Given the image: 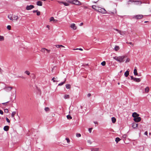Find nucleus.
Returning a JSON list of instances; mask_svg holds the SVG:
<instances>
[{
	"label": "nucleus",
	"mask_w": 151,
	"mask_h": 151,
	"mask_svg": "<svg viewBox=\"0 0 151 151\" xmlns=\"http://www.w3.org/2000/svg\"><path fill=\"white\" fill-rule=\"evenodd\" d=\"M126 57L127 56L125 55L118 57L116 56L114 57V59L120 63H122L124 61V58Z\"/></svg>",
	"instance_id": "f257e3e1"
},
{
	"label": "nucleus",
	"mask_w": 151,
	"mask_h": 151,
	"mask_svg": "<svg viewBox=\"0 0 151 151\" xmlns=\"http://www.w3.org/2000/svg\"><path fill=\"white\" fill-rule=\"evenodd\" d=\"M129 2L132 3L133 2H135V4L137 5H141L142 2L140 0H129L127 2V4L128 5H129Z\"/></svg>",
	"instance_id": "f03ea898"
},
{
	"label": "nucleus",
	"mask_w": 151,
	"mask_h": 151,
	"mask_svg": "<svg viewBox=\"0 0 151 151\" xmlns=\"http://www.w3.org/2000/svg\"><path fill=\"white\" fill-rule=\"evenodd\" d=\"M96 11L101 13L102 14H106V11L104 8H101L99 7H96Z\"/></svg>",
	"instance_id": "7ed1b4c3"
},
{
	"label": "nucleus",
	"mask_w": 151,
	"mask_h": 151,
	"mask_svg": "<svg viewBox=\"0 0 151 151\" xmlns=\"http://www.w3.org/2000/svg\"><path fill=\"white\" fill-rule=\"evenodd\" d=\"M68 2L70 3L76 5H80L81 4V3L78 0H69Z\"/></svg>",
	"instance_id": "20e7f679"
},
{
	"label": "nucleus",
	"mask_w": 151,
	"mask_h": 151,
	"mask_svg": "<svg viewBox=\"0 0 151 151\" xmlns=\"http://www.w3.org/2000/svg\"><path fill=\"white\" fill-rule=\"evenodd\" d=\"M143 17V16L142 15L139 14L134 16L133 18L136 19H140L142 18Z\"/></svg>",
	"instance_id": "39448f33"
},
{
	"label": "nucleus",
	"mask_w": 151,
	"mask_h": 151,
	"mask_svg": "<svg viewBox=\"0 0 151 151\" xmlns=\"http://www.w3.org/2000/svg\"><path fill=\"white\" fill-rule=\"evenodd\" d=\"M12 88V86H6L4 88V89L7 92H9L11 91Z\"/></svg>",
	"instance_id": "423d86ee"
},
{
	"label": "nucleus",
	"mask_w": 151,
	"mask_h": 151,
	"mask_svg": "<svg viewBox=\"0 0 151 151\" xmlns=\"http://www.w3.org/2000/svg\"><path fill=\"white\" fill-rule=\"evenodd\" d=\"M41 51L43 53H45V52L46 51L47 53H49L50 51V50H48L45 48H42Z\"/></svg>",
	"instance_id": "0eeeda50"
},
{
	"label": "nucleus",
	"mask_w": 151,
	"mask_h": 151,
	"mask_svg": "<svg viewBox=\"0 0 151 151\" xmlns=\"http://www.w3.org/2000/svg\"><path fill=\"white\" fill-rule=\"evenodd\" d=\"M34 7V6L33 5H27L26 7V9L27 10H30L33 9Z\"/></svg>",
	"instance_id": "6e6552de"
},
{
	"label": "nucleus",
	"mask_w": 151,
	"mask_h": 151,
	"mask_svg": "<svg viewBox=\"0 0 151 151\" xmlns=\"http://www.w3.org/2000/svg\"><path fill=\"white\" fill-rule=\"evenodd\" d=\"M70 27L74 30H76L77 29V27L76 25V24L74 23H72L71 24Z\"/></svg>",
	"instance_id": "1a4fd4ad"
},
{
	"label": "nucleus",
	"mask_w": 151,
	"mask_h": 151,
	"mask_svg": "<svg viewBox=\"0 0 151 151\" xmlns=\"http://www.w3.org/2000/svg\"><path fill=\"white\" fill-rule=\"evenodd\" d=\"M141 120V118L140 117H138L135 118H134L133 120L135 122H140Z\"/></svg>",
	"instance_id": "9d476101"
},
{
	"label": "nucleus",
	"mask_w": 151,
	"mask_h": 151,
	"mask_svg": "<svg viewBox=\"0 0 151 151\" xmlns=\"http://www.w3.org/2000/svg\"><path fill=\"white\" fill-rule=\"evenodd\" d=\"M139 116V114L136 112H134L132 114V116L134 118L138 117Z\"/></svg>",
	"instance_id": "9b49d317"
},
{
	"label": "nucleus",
	"mask_w": 151,
	"mask_h": 151,
	"mask_svg": "<svg viewBox=\"0 0 151 151\" xmlns=\"http://www.w3.org/2000/svg\"><path fill=\"white\" fill-rule=\"evenodd\" d=\"M13 20L14 21H17L19 19V17L17 15H14L13 16Z\"/></svg>",
	"instance_id": "f8f14e48"
},
{
	"label": "nucleus",
	"mask_w": 151,
	"mask_h": 151,
	"mask_svg": "<svg viewBox=\"0 0 151 151\" xmlns=\"http://www.w3.org/2000/svg\"><path fill=\"white\" fill-rule=\"evenodd\" d=\"M132 127L135 129L138 127V124H137L133 123L132 124Z\"/></svg>",
	"instance_id": "ddd939ff"
},
{
	"label": "nucleus",
	"mask_w": 151,
	"mask_h": 151,
	"mask_svg": "<svg viewBox=\"0 0 151 151\" xmlns=\"http://www.w3.org/2000/svg\"><path fill=\"white\" fill-rule=\"evenodd\" d=\"M91 151H99L100 149L99 148H93L91 149Z\"/></svg>",
	"instance_id": "4468645a"
},
{
	"label": "nucleus",
	"mask_w": 151,
	"mask_h": 151,
	"mask_svg": "<svg viewBox=\"0 0 151 151\" xmlns=\"http://www.w3.org/2000/svg\"><path fill=\"white\" fill-rule=\"evenodd\" d=\"M55 47L58 48H61L62 47L64 48L65 47V46H64L60 45H55Z\"/></svg>",
	"instance_id": "2eb2a0df"
},
{
	"label": "nucleus",
	"mask_w": 151,
	"mask_h": 151,
	"mask_svg": "<svg viewBox=\"0 0 151 151\" xmlns=\"http://www.w3.org/2000/svg\"><path fill=\"white\" fill-rule=\"evenodd\" d=\"M37 5L39 6H42V2L41 1H38L37 2Z\"/></svg>",
	"instance_id": "dca6fc26"
},
{
	"label": "nucleus",
	"mask_w": 151,
	"mask_h": 151,
	"mask_svg": "<svg viewBox=\"0 0 151 151\" xmlns=\"http://www.w3.org/2000/svg\"><path fill=\"white\" fill-rule=\"evenodd\" d=\"M50 21L51 22L52 21H53L55 22H57V20H55L54 19V18L53 17H51L50 20Z\"/></svg>",
	"instance_id": "f3484780"
},
{
	"label": "nucleus",
	"mask_w": 151,
	"mask_h": 151,
	"mask_svg": "<svg viewBox=\"0 0 151 151\" xmlns=\"http://www.w3.org/2000/svg\"><path fill=\"white\" fill-rule=\"evenodd\" d=\"M134 81L136 82H139L141 81V79L139 78H134Z\"/></svg>",
	"instance_id": "a211bd4d"
},
{
	"label": "nucleus",
	"mask_w": 151,
	"mask_h": 151,
	"mask_svg": "<svg viewBox=\"0 0 151 151\" xmlns=\"http://www.w3.org/2000/svg\"><path fill=\"white\" fill-rule=\"evenodd\" d=\"M9 129V127L7 126H5L4 127V129L5 131H8Z\"/></svg>",
	"instance_id": "6ab92c4d"
},
{
	"label": "nucleus",
	"mask_w": 151,
	"mask_h": 151,
	"mask_svg": "<svg viewBox=\"0 0 151 151\" xmlns=\"http://www.w3.org/2000/svg\"><path fill=\"white\" fill-rule=\"evenodd\" d=\"M8 17L10 20H11L12 21H13V17L10 14L8 15Z\"/></svg>",
	"instance_id": "aec40b11"
},
{
	"label": "nucleus",
	"mask_w": 151,
	"mask_h": 151,
	"mask_svg": "<svg viewBox=\"0 0 151 151\" xmlns=\"http://www.w3.org/2000/svg\"><path fill=\"white\" fill-rule=\"evenodd\" d=\"M129 71L128 70H127L125 72L124 75L125 77H127L129 75Z\"/></svg>",
	"instance_id": "412c9836"
},
{
	"label": "nucleus",
	"mask_w": 151,
	"mask_h": 151,
	"mask_svg": "<svg viewBox=\"0 0 151 151\" xmlns=\"http://www.w3.org/2000/svg\"><path fill=\"white\" fill-rule=\"evenodd\" d=\"M111 120L112 122L114 123L116 122V119L114 117H112L111 118Z\"/></svg>",
	"instance_id": "4be33fe9"
},
{
	"label": "nucleus",
	"mask_w": 151,
	"mask_h": 151,
	"mask_svg": "<svg viewBox=\"0 0 151 151\" xmlns=\"http://www.w3.org/2000/svg\"><path fill=\"white\" fill-rule=\"evenodd\" d=\"M57 78H55V77H53L52 79V81H53V82H57L58 81L57 80H56V79Z\"/></svg>",
	"instance_id": "5701e85b"
},
{
	"label": "nucleus",
	"mask_w": 151,
	"mask_h": 151,
	"mask_svg": "<svg viewBox=\"0 0 151 151\" xmlns=\"http://www.w3.org/2000/svg\"><path fill=\"white\" fill-rule=\"evenodd\" d=\"M65 86L67 89H70L71 88V85L69 84H66Z\"/></svg>",
	"instance_id": "b1692460"
},
{
	"label": "nucleus",
	"mask_w": 151,
	"mask_h": 151,
	"mask_svg": "<svg viewBox=\"0 0 151 151\" xmlns=\"http://www.w3.org/2000/svg\"><path fill=\"white\" fill-rule=\"evenodd\" d=\"M114 49L116 51H117L119 50V46H116L114 47Z\"/></svg>",
	"instance_id": "393cba45"
},
{
	"label": "nucleus",
	"mask_w": 151,
	"mask_h": 151,
	"mask_svg": "<svg viewBox=\"0 0 151 151\" xmlns=\"http://www.w3.org/2000/svg\"><path fill=\"white\" fill-rule=\"evenodd\" d=\"M134 75L137 76L138 75L137 70L136 69H134Z\"/></svg>",
	"instance_id": "a878e982"
},
{
	"label": "nucleus",
	"mask_w": 151,
	"mask_h": 151,
	"mask_svg": "<svg viewBox=\"0 0 151 151\" xmlns=\"http://www.w3.org/2000/svg\"><path fill=\"white\" fill-rule=\"evenodd\" d=\"M66 80V79H65L64 81L60 83L58 85V86H62V85H63L65 83Z\"/></svg>",
	"instance_id": "bb28decb"
},
{
	"label": "nucleus",
	"mask_w": 151,
	"mask_h": 151,
	"mask_svg": "<svg viewBox=\"0 0 151 151\" xmlns=\"http://www.w3.org/2000/svg\"><path fill=\"white\" fill-rule=\"evenodd\" d=\"M149 88L148 87H147L146 88H145V92L147 93L149 92Z\"/></svg>",
	"instance_id": "cd10ccee"
},
{
	"label": "nucleus",
	"mask_w": 151,
	"mask_h": 151,
	"mask_svg": "<svg viewBox=\"0 0 151 151\" xmlns=\"http://www.w3.org/2000/svg\"><path fill=\"white\" fill-rule=\"evenodd\" d=\"M121 140V139L119 137H116L115 139V141L116 143H117L118 142Z\"/></svg>",
	"instance_id": "c85d7f7f"
},
{
	"label": "nucleus",
	"mask_w": 151,
	"mask_h": 151,
	"mask_svg": "<svg viewBox=\"0 0 151 151\" xmlns=\"http://www.w3.org/2000/svg\"><path fill=\"white\" fill-rule=\"evenodd\" d=\"M69 95H65L64 96V98L65 99H69Z\"/></svg>",
	"instance_id": "c756f323"
},
{
	"label": "nucleus",
	"mask_w": 151,
	"mask_h": 151,
	"mask_svg": "<svg viewBox=\"0 0 151 151\" xmlns=\"http://www.w3.org/2000/svg\"><path fill=\"white\" fill-rule=\"evenodd\" d=\"M4 40V37L3 36L0 35V41H3Z\"/></svg>",
	"instance_id": "7c9ffc66"
},
{
	"label": "nucleus",
	"mask_w": 151,
	"mask_h": 151,
	"mask_svg": "<svg viewBox=\"0 0 151 151\" xmlns=\"http://www.w3.org/2000/svg\"><path fill=\"white\" fill-rule=\"evenodd\" d=\"M16 114V112L15 111H13L12 112V117H14L15 115Z\"/></svg>",
	"instance_id": "2f4dec72"
},
{
	"label": "nucleus",
	"mask_w": 151,
	"mask_h": 151,
	"mask_svg": "<svg viewBox=\"0 0 151 151\" xmlns=\"http://www.w3.org/2000/svg\"><path fill=\"white\" fill-rule=\"evenodd\" d=\"M67 118L68 119H72V117L70 115H67Z\"/></svg>",
	"instance_id": "473e14b6"
},
{
	"label": "nucleus",
	"mask_w": 151,
	"mask_h": 151,
	"mask_svg": "<svg viewBox=\"0 0 151 151\" xmlns=\"http://www.w3.org/2000/svg\"><path fill=\"white\" fill-rule=\"evenodd\" d=\"M63 4H64V5H65V6H68L69 5V4L68 3H66V2H62Z\"/></svg>",
	"instance_id": "72a5a7b5"
},
{
	"label": "nucleus",
	"mask_w": 151,
	"mask_h": 151,
	"mask_svg": "<svg viewBox=\"0 0 151 151\" xmlns=\"http://www.w3.org/2000/svg\"><path fill=\"white\" fill-rule=\"evenodd\" d=\"M24 73H25L27 74L28 75H29L30 74V72L29 71H27V70L25 71Z\"/></svg>",
	"instance_id": "f704fd0d"
},
{
	"label": "nucleus",
	"mask_w": 151,
	"mask_h": 151,
	"mask_svg": "<svg viewBox=\"0 0 151 151\" xmlns=\"http://www.w3.org/2000/svg\"><path fill=\"white\" fill-rule=\"evenodd\" d=\"M11 27L10 25H8L7 27V29L9 30H10L11 29Z\"/></svg>",
	"instance_id": "c9c22d12"
},
{
	"label": "nucleus",
	"mask_w": 151,
	"mask_h": 151,
	"mask_svg": "<svg viewBox=\"0 0 151 151\" xmlns=\"http://www.w3.org/2000/svg\"><path fill=\"white\" fill-rule=\"evenodd\" d=\"M106 62L105 61H104L101 63V64L103 66H105L106 65Z\"/></svg>",
	"instance_id": "e433bc0d"
},
{
	"label": "nucleus",
	"mask_w": 151,
	"mask_h": 151,
	"mask_svg": "<svg viewBox=\"0 0 151 151\" xmlns=\"http://www.w3.org/2000/svg\"><path fill=\"white\" fill-rule=\"evenodd\" d=\"M45 110L46 111H49V109L48 107H47L45 108Z\"/></svg>",
	"instance_id": "4c0bfd02"
},
{
	"label": "nucleus",
	"mask_w": 151,
	"mask_h": 151,
	"mask_svg": "<svg viewBox=\"0 0 151 151\" xmlns=\"http://www.w3.org/2000/svg\"><path fill=\"white\" fill-rule=\"evenodd\" d=\"M96 6L95 5H93L92 6V8L94 9L96 11Z\"/></svg>",
	"instance_id": "58836bf2"
},
{
	"label": "nucleus",
	"mask_w": 151,
	"mask_h": 151,
	"mask_svg": "<svg viewBox=\"0 0 151 151\" xmlns=\"http://www.w3.org/2000/svg\"><path fill=\"white\" fill-rule=\"evenodd\" d=\"M66 140L67 142H68V143H69L70 142V140L68 138H66Z\"/></svg>",
	"instance_id": "ea45409f"
},
{
	"label": "nucleus",
	"mask_w": 151,
	"mask_h": 151,
	"mask_svg": "<svg viewBox=\"0 0 151 151\" xmlns=\"http://www.w3.org/2000/svg\"><path fill=\"white\" fill-rule=\"evenodd\" d=\"M76 136L77 137H81V134L80 133H77Z\"/></svg>",
	"instance_id": "a19ab883"
},
{
	"label": "nucleus",
	"mask_w": 151,
	"mask_h": 151,
	"mask_svg": "<svg viewBox=\"0 0 151 151\" xmlns=\"http://www.w3.org/2000/svg\"><path fill=\"white\" fill-rule=\"evenodd\" d=\"M4 111L6 113H8L9 112V111L8 109H4Z\"/></svg>",
	"instance_id": "79ce46f5"
},
{
	"label": "nucleus",
	"mask_w": 151,
	"mask_h": 151,
	"mask_svg": "<svg viewBox=\"0 0 151 151\" xmlns=\"http://www.w3.org/2000/svg\"><path fill=\"white\" fill-rule=\"evenodd\" d=\"M81 50V51L83 50V49H82V48H76V49H73L74 50Z\"/></svg>",
	"instance_id": "37998d69"
},
{
	"label": "nucleus",
	"mask_w": 151,
	"mask_h": 151,
	"mask_svg": "<svg viewBox=\"0 0 151 151\" xmlns=\"http://www.w3.org/2000/svg\"><path fill=\"white\" fill-rule=\"evenodd\" d=\"M37 14L38 16H39L40 14V12L38 11L37 12Z\"/></svg>",
	"instance_id": "c03bdc74"
},
{
	"label": "nucleus",
	"mask_w": 151,
	"mask_h": 151,
	"mask_svg": "<svg viewBox=\"0 0 151 151\" xmlns=\"http://www.w3.org/2000/svg\"><path fill=\"white\" fill-rule=\"evenodd\" d=\"M130 61V59L129 58H127L126 60V61H125V62L126 63H127V62H128L129 61Z\"/></svg>",
	"instance_id": "a18cd8bd"
},
{
	"label": "nucleus",
	"mask_w": 151,
	"mask_h": 151,
	"mask_svg": "<svg viewBox=\"0 0 151 151\" xmlns=\"http://www.w3.org/2000/svg\"><path fill=\"white\" fill-rule=\"evenodd\" d=\"M122 137L123 138H125L127 137V135L125 134H124L123 135Z\"/></svg>",
	"instance_id": "49530a36"
},
{
	"label": "nucleus",
	"mask_w": 151,
	"mask_h": 151,
	"mask_svg": "<svg viewBox=\"0 0 151 151\" xmlns=\"http://www.w3.org/2000/svg\"><path fill=\"white\" fill-rule=\"evenodd\" d=\"M92 129V128H90L89 129L88 131H89L90 133H91V132Z\"/></svg>",
	"instance_id": "de8ad7c7"
},
{
	"label": "nucleus",
	"mask_w": 151,
	"mask_h": 151,
	"mask_svg": "<svg viewBox=\"0 0 151 151\" xmlns=\"http://www.w3.org/2000/svg\"><path fill=\"white\" fill-rule=\"evenodd\" d=\"M6 119L7 122H8L9 123L10 122L9 120L7 117L6 118Z\"/></svg>",
	"instance_id": "09e8293b"
},
{
	"label": "nucleus",
	"mask_w": 151,
	"mask_h": 151,
	"mask_svg": "<svg viewBox=\"0 0 151 151\" xmlns=\"http://www.w3.org/2000/svg\"><path fill=\"white\" fill-rule=\"evenodd\" d=\"M0 114H1V115H2L3 114V112L2 110L0 109Z\"/></svg>",
	"instance_id": "8fccbe9b"
},
{
	"label": "nucleus",
	"mask_w": 151,
	"mask_h": 151,
	"mask_svg": "<svg viewBox=\"0 0 151 151\" xmlns=\"http://www.w3.org/2000/svg\"><path fill=\"white\" fill-rule=\"evenodd\" d=\"M118 32L121 35H122V32L121 31L119 30Z\"/></svg>",
	"instance_id": "3c124183"
},
{
	"label": "nucleus",
	"mask_w": 151,
	"mask_h": 151,
	"mask_svg": "<svg viewBox=\"0 0 151 151\" xmlns=\"http://www.w3.org/2000/svg\"><path fill=\"white\" fill-rule=\"evenodd\" d=\"M149 12L151 13V6L150 7L149 9Z\"/></svg>",
	"instance_id": "603ef678"
},
{
	"label": "nucleus",
	"mask_w": 151,
	"mask_h": 151,
	"mask_svg": "<svg viewBox=\"0 0 151 151\" xmlns=\"http://www.w3.org/2000/svg\"><path fill=\"white\" fill-rule=\"evenodd\" d=\"M147 134H148V133H147V131H146L145 133H144V134L146 135H147Z\"/></svg>",
	"instance_id": "864d4df0"
},
{
	"label": "nucleus",
	"mask_w": 151,
	"mask_h": 151,
	"mask_svg": "<svg viewBox=\"0 0 151 151\" xmlns=\"http://www.w3.org/2000/svg\"><path fill=\"white\" fill-rule=\"evenodd\" d=\"M91 96V94L90 93H89L87 95V96L88 97H89Z\"/></svg>",
	"instance_id": "5fc2aeb1"
},
{
	"label": "nucleus",
	"mask_w": 151,
	"mask_h": 151,
	"mask_svg": "<svg viewBox=\"0 0 151 151\" xmlns=\"http://www.w3.org/2000/svg\"><path fill=\"white\" fill-rule=\"evenodd\" d=\"M134 78L132 76H131V79L132 80H134Z\"/></svg>",
	"instance_id": "6e6d98bb"
},
{
	"label": "nucleus",
	"mask_w": 151,
	"mask_h": 151,
	"mask_svg": "<svg viewBox=\"0 0 151 151\" xmlns=\"http://www.w3.org/2000/svg\"><path fill=\"white\" fill-rule=\"evenodd\" d=\"M129 43L132 46H133L134 45L133 44L132 42H130Z\"/></svg>",
	"instance_id": "4d7b16f0"
},
{
	"label": "nucleus",
	"mask_w": 151,
	"mask_h": 151,
	"mask_svg": "<svg viewBox=\"0 0 151 151\" xmlns=\"http://www.w3.org/2000/svg\"><path fill=\"white\" fill-rule=\"evenodd\" d=\"M8 102H6V103H3L2 104L3 105H6V103H8Z\"/></svg>",
	"instance_id": "13d9d810"
},
{
	"label": "nucleus",
	"mask_w": 151,
	"mask_h": 151,
	"mask_svg": "<svg viewBox=\"0 0 151 151\" xmlns=\"http://www.w3.org/2000/svg\"><path fill=\"white\" fill-rule=\"evenodd\" d=\"M38 11V10H34L33 12V13H35V12H37Z\"/></svg>",
	"instance_id": "bf43d9fd"
},
{
	"label": "nucleus",
	"mask_w": 151,
	"mask_h": 151,
	"mask_svg": "<svg viewBox=\"0 0 151 151\" xmlns=\"http://www.w3.org/2000/svg\"><path fill=\"white\" fill-rule=\"evenodd\" d=\"M83 25V22H82L79 25L81 26H82Z\"/></svg>",
	"instance_id": "052dcab7"
},
{
	"label": "nucleus",
	"mask_w": 151,
	"mask_h": 151,
	"mask_svg": "<svg viewBox=\"0 0 151 151\" xmlns=\"http://www.w3.org/2000/svg\"><path fill=\"white\" fill-rule=\"evenodd\" d=\"M114 30H115L116 31H117L118 32L119 31V30L118 29H114Z\"/></svg>",
	"instance_id": "680f3d73"
},
{
	"label": "nucleus",
	"mask_w": 151,
	"mask_h": 151,
	"mask_svg": "<svg viewBox=\"0 0 151 151\" xmlns=\"http://www.w3.org/2000/svg\"><path fill=\"white\" fill-rule=\"evenodd\" d=\"M46 27L49 29L50 26L49 25H47Z\"/></svg>",
	"instance_id": "e2e57ef3"
},
{
	"label": "nucleus",
	"mask_w": 151,
	"mask_h": 151,
	"mask_svg": "<svg viewBox=\"0 0 151 151\" xmlns=\"http://www.w3.org/2000/svg\"><path fill=\"white\" fill-rule=\"evenodd\" d=\"M2 70L0 68V73L1 72H2Z\"/></svg>",
	"instance_id": "0e129e2a"
},
{
	"label": "nucleus",
	"mask_w": 151,
	"mask_h": 151,
	"mask_svg": "<svg viewBox=\"0 0 151 151\" xmlns=\"http://www.w3.org/2000/svg\"><path fill=\"white\" fill-rule=\"evenodd\" d=\"M94 123L95 124H98V123L97 122H94Z\"/></svg>",
	"instance_id": "69168bd1"
},
{
	"label": "nucleus",
	"mask_w": 151,
	"mask_h": 151,
	"mask_svg": "<svg viewBox=\"0 0 151 151\" xmlns=\"http://www.w3.org/2000/svg\"><path fill=\"white\" fill-rule=\"evenodd\" d=\"M60 2V1H58V2L60 3H62V2Z\"/></svg>",
	"instance_id": "338daca9"
},
{
	"label": "nucleus",
	"mask_w": 151,
	"mask_h": 151,
	"mask_svg": "<svg viewBox=\"0 0 151 151\" xmlns=\"http://www.w3.org/2000/svg\"><path fill=\"white\" fill-rule=\"evenodd\" d=\"M118 85H119V84H120L119 83H118Z\"/></svg>",
	"instance_id": "774afa93"
}]
</instances>
